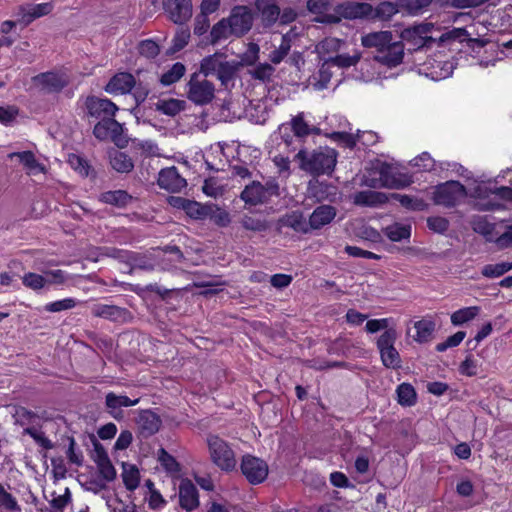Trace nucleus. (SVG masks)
Returning a JSON list of instances; mask_svg holds the SVG:
<instances>
[{
    "label": "nucleus",
    "mask_w": 512,
    "mask_h": 512,
    "mask_svg": "<svg viewBox=\"0 0 512 512\" xmlns=\"http://www.w3.org/2000/svg\"><path fill=\"white\" fill-rule=\"evenodd\" d=\"M337 156V151L329 147H320L312 152L302 148L295 155V160L299 162L301 170L315 177L331 175L337 163Z\"/></svg>",
    "instance_id": "obj_1"
},
{
    "label": "nucleus",
    "mask_w": 512,
    "mask_h": 512,
    "mask_svg": "<svg viewBox=\"0 0 512 512\" xmlns=\"http://www.w3.org/2000/svg\"><path fill=\"white\" fill-rule=\"evenodd\" d=\"M434 29V24L429 22H422L402 30L400 37L402 42L408 43L412 50L417 51L420 49H431L437 42L431 33Z\"/></svg>",
    "instance_id": "obj_2"
},
{
    "label": "nucleus",
    "mask_w": 512,
    "mask_h": 512,
    "mask_svg": "<svg viewBox=\"0 0 512 512\" xmlns=\"http://www.w3.org/2000/svg\"><path fill=\"white\" fill-rule=\"evenodd\" d=\"M212 462L223 471H232L236 467L235 454L226 441L217 435L207 439Z\"/></svg>",
    "instance_id": "obj_3"
},
{
    "label": "nucleus",
    "mask_w": 512,
    "mask_h": 512,
    "mask_svg": "<svg viewBox=\"0 0 512 512\" xmlns=\"http://www.w3.org/2000/svg\"><path fill=\"white\" fill-rule=\"evenodd\" d=\"M465 196H467L465 186L459 181L450 180L436 186L433 192V201L436 205L450 208Z\"/></svg>",
    "instance_id": "obj_4"
},
{
    "label": "nucleus",
    "mask_w": 512,
    "mask_h": 512,
    "mask_svg": "<svg viewBox=\"0 0 512 512\" xmlns=\"http://www.w3.org/2000/svg\"><path fill=\"white\" fill-rule=\"evenodd\" d=\"M199 73L195 72L190 76L187 83V98L196 105H207L215 97V86L208 80L200 81Z\"/></svg>",
    "instance_id": "obj_5"
},
{
    "label": "nucleus",
    "mask_w": 512,
    "mask_h": 512,
    "mask_svg": "<svg viewBox=\"0 0 512 512\" xmlns=\"http://www.w3.org/2000/svg\"><path fill=\"white\" fill-rule=\"evenodd\" d=\"M93 135L100 141L110 138L119 148H124L128 144L122 124L116 121L114 117L99 121L93 128Z\"/></svg>",
    "instance_id": "obj_6"
},
{
    "label": "nucleus",
    "mask_w": 512,
    "mask_h": 512,
    "mask_svg": "<svg viewBox=\"0 0 512 512\" xmlns=\"http://www.w3.org/2000/svg\"><path fill=\"white\" fill-rule=\"evenodd\" d=\"M240 469L247 481L252 485L264 482L269 471L268 465L264 460L250 454L242 457Z\"/></svg>",
    "instance_id": "obj_7"
},
{
    "label": "nucleus",
    "mask_w": 512,
    "mask_h": 512,
    "mask_svg": "<svg viewBox=\"0 0 512 512\" xmlns=\"http://www.w3.org/2000/svg\"><path fill=\"white\" fill-rule=\"evenodd\" d=\"M230 32L233 36L242 37L247 34L253 25V14L249 7L238 5L232 8L229 17Z\"/></svg>",
    "instance_id": "obj_8"
},
{
    "label": "nucleus",
    "mask_w": 512,
    "mask_h": 512,
    "mask_svg": "<svg viewBox=\"0 0 512 512\" xmlns=\"http://www.w3.org/2000/svg\"><path fill=\"white\" fill-rule=\"evenodd\" d=\"M162 5L168 19L174 24L183 25L192 17L191 0H162Z\"/></svg>",
    "instance_id": "obj_9"
},
{
    "label": "nucleus",
    "mask_w": 512,
    "mask_h": 512,
    "mask_svg": "<svg viewBox=\"0 0 512 512\" xmlns=\"http://www.w3.org/2000/svg\"><path fill=\"white\" fill-rule=\"evenodd\" d=\"M87 115L96 119L109 120L115 116L118 107L109 99L96 96H88L85 101Z\"/></svg>",
    "instance_id": "obj_10"
},
{
    "label": "nucleus",
    "mask_w": 512,
    "mask_h": 512,
    "mask_svg": "<svg viewBox=\"0 0 512 512\" xmlns=\"http://www.w3.org/2000/svg\"><path fill=\"white\" fill-rule=\"evenodd\" d=\"M335 12L339 16L349 20H371L372 4L366 2L347 1L338 4L335 8Z\"/></svg>",
    "instance_id": "obj_11"
},
{
    "label": "nucleus",
    "mask_w": 512,
    "mask_h": 512,
    "mask_svg": "<svg viewBox=\"0 0 512 512\" xmlns=\"http://www.w3.org/2000/svg\"><path fill=\"white\" fill-rule=\"evenodd\" d=\"M91 313L95 317H100L116 323H127L133 319L131 312L123 307L108 304H94Z\"/></svg>",
    "instance_id": "obj_12"
},
{
    "label": "nucleus",
    "mask_w": 512,
    "mask_h": 512,
    "mask_svg": "<svg viewBox=\"0 0 512 512\" xmlns=\"http://www.w3.org/2000/svg\"><path fill=\"white\" fill-rule=\"evenodd\" d=\"M52 9L53 6L49 2L21 5L17 7V11L15 13V16L17 17L16 22L21 24L23 27H26L35 19L51 13Z\"/></svg>",
    "instance_id": "obj_13"
},
{
    "label": "nucleus",
    "mask_w": 512,
    "mask_h": 512,
    "mask_svg": "<svg viewBox=\"0 0 512 512\" xmlns=\"http://www.w3.org/2000/svg\"><path fill=\"white\" fill-rule=\"evenodd\" d=\"M308 191L316 202L335 203L340 199L338 187L332 183L314 180L309 182Z\"/></svg>",
    "instance_id": "obj_14"
},
{
    "label": "nucleus",
    "mask_w": 512,
    "mask_h": 512,
    "mask_svg": "<svg viewBox=\"0 0 512 512\" xmlns=\"http://www.w3.org/2000/svg\"><path fill=\"white\" fill-rule=\"evenodd\" d=\"M404 57V44L402 41H390L383 50L374 55V59L389 67L393 68L402 63Z\"/></svg>",
    "instance_id": "obj_15"
},
{
    "label": "nucleus",
    "mask_w": 512,
    "mask_h": 512,
    "mask_svg": "<svg viewBox=\"0 0 512 512\" xmlns=\"http://www.w3.org/2000/svg\"><path fill=\"white\" fill-rule=\"evenodd\" d=\"M139 400V398L132 400L126 395L109 392L105 396V409L115 420L121 421L124 419L122 408L135 406L139 403Z\"/></svg>",
    "instance_id": "obj_16"
},
{
    "label": "nucleus",
    "mask_w": 512,
    "mask_h": 512,
    "mask_svg": "<svg viewBox=\"0 0 512 512\" xmlns=\"http://www.w3.org/2000/svg\"><path fill=\"white\" fill-rule=\"evenodd\" d=\"M179 505L187 512H191L199 506L198 490L188 478L182 479L180 482Z\"/></svg>",
    "instance_id": "obj_17"
},
{
    "label": "nucleus",
    "mask_w": 512,
    "mask_h": 512,
    "mask_svg": "<svg viewBox=\"0 0 512 512\" xmlns=\"http://www.w3.org/2000/svg\"><path fill=\"white\" fill-rule=\"evenodd\" d=\"M158 185L170 192H179L186 187V180L178 173L175 166L164 168L159 172Z\"/></svg>",
    "instance_id": "obj_18"
},
{
    "label": "nucleus",
    "mask_w": 512,
    "mask_h": 512,
    "mask_svg": "<svg viewBox=\"0 0 512 512\" xmlns=\"http://www.w3.org/2000/svg\"><path fill=\"white\" fill-rule=\"evenodd\" d=\"M400 12H402L400 0H379L375 5H372L371 20L387 22Z\"/></svg>",
    "instance_id": "obj_19"
},
{
    "label": "nucleus",
    "mask_w": 512,
    "mask_h": 512,
    "mask_svg": "<svg viewBox=\"0 0 512 512\" xmlns=\"http://www.w3.org/2000/svg\"><path fill=\"white\" fill-rule=\"evenodd\" d=\"M137 423L139 425L140 434L144 438H148L159 431L162 421L159 415L147 409L139 413Z\"/></svg>",
    "instance_id": "obj_20"
},
{
    "label": "nucleus",
    "mask_w": 512,
    "mask_h": 512,
    "mask_svg": "<svg viewBox=\"0 0 512 512\" xmlns=\"http://www.w3.org/2000/svg\"><path fill=\"white\" fill-rule=\"evenodd\" d=\"M135 86V78L131 73L120 72L115 74L105 86L108 93L126 94L131 92Z\"/></svg>",
    "instance_id": "obj_21"
},
{
    "label": "nucleus",
    "mask_w": 512,
    "mask_h": 512,
    "mask_svg": "<svg viewBox=\"0 0 512 512\" xmlns=\"http://www.w3.org/2000/svg\"><path fill=\"white\" fill-rule=\"evenodd\" d=\"M337 215V209L331 205H320L314 209L309 217V225L317 230L330 224Z\"/></svg>",
    "instance_id": "obj_22"
},
{
    "label": "nucleus",
    "mask_w": 512,
    "mask_h": 512,
    "mask_svg": "<svg viewBox=\"0 0 512 512\" xmlns=\"http://www.w3.org/2000/svg\"><path fill=\"white\" fill-rule=\"evenodd\" d=\"M33 81L48 93L60 92L67 85L66 80L53 72L40 73L33 77Z\"/></svg>",
    "instance_id": "obj_23"
},
{
    "label": "nucleus",
    "mask_w": 512,
    "mask_h": 512,
    "mask_svg": "<svg viewBox=\"0 0 512 512\" xmlns=\"http://www.w3.org/2000/svg\"><path fill=\"white\" fill-rule=\"evenodd\" d=\"M389 201L387 194L378 191L365 190L354 195L353 203L363 207H377Z\"/></svg>",
    "instance_id": "obj_24"
},
{
    "label": "nucleus",
    "mask_w": 512,
    "mask_h": 512,
    "mask_svg": "<svg viewBox=\"0 0 512 512\" xmlns=\"http://www.w3.org/2000/svg\"><path fill=\"white\" fill-rule=\"evenodd\" d=\"M391 31H378L364 35L361 39L362 45L366 48H375L376 53L383 50L384 47L392 40Z\"/></svg>",
    "instance_id": "obj_25"
},
{
    "label": "nucleus",
    "mask_w": 512,
    "mask_h": 512,
    "mask_svg": "<svg viewBox=\"0 0 512 512\" xmlns=\"http://www.w3.org/2000/svg\"><path fill=\"white\" fill-rule=\"evenodd\" d=\"M240 198L247 204L257 205L266 202L263 184L253 181L247 185L240 194Z\"/></svg>",
    "instance_id": "obj_26"
},
{
    "label": "nucleus",
    "mask_w": 512,
    "mask_h": 512,
    "mask_svg": "<svg viewBox=\"0 0 512 512\" xmlns=\"http://www.w3.org/2000/svg\"><path fill=\"white\" fill-rule=\"evenodd\" d=\"M186 105V101L180 99H160L155 104V110L164 115L175 117L186 109Z\"/></svg>",
    "instance_id": "obj_27"
},
{
    "label": "nucleus",
    "mask_w": 512,
    "mask_h": 512,
    "mask_svg": "<svg viewBox=\"0 0 512 512\" xmlns=\"http://www.w3.org/2000/svg\"><path fill=\"white\" fill-rule=\"evenodd\" d=\"M99 199L105 204L113 205L118 208H124L132 201L133 198L125 190H113L103 192Z\"/></svg>",
    "instance_id": "obj_28"
},
{
    "label": "nucleus",
    "mask_w": 512,
    "mask_h": 512,
    "mask_svg": "<svg viewBox=\"0 0 512 512\" xmlns=\"http://www.w3.org/2000/svg\"><path fill=\"white\" fill-rule=\"evenodd\" d=\"M70 167L78 172L82 177H96V172L94 168L89 164L88 160L84 157L71 153L68 155L67 159Z\"/></svg>",
    "instance_id": "obj_29"
},
{
    "label": "nucleus",
    "mask_w": 512,
    "mask_h": 512,
    "mask_svg": "<svg viewBox=\"0 0 512 512\" xmlns=\"http://www.w3.org/2000/svg\"><path fill=\"white\" fill-rule=\"evenodd\" d=\"M414 328L416 329L414 340L418 343H426L433 337L435 322L428 319H421L415 322Z\"/></svg>",
    "instance_id": "obj_30"
},
{
    "label": "nucleus",
    "mask_w": 512,
    "mask_h": 512,
    "mask_svg": "<svg viewBox=\"0 0 512 512\" xmlns=\"http://www.w3.org/2000/svg\"><path fill=\"white\" fill-rule=\"evenodd\" d=\"M432 2L433 0H400V8L403 14L418 16L423 14Z\"/></svg>",
    "instance_id": "obj_31"
},
{
    "label": "nucleus",
    "mask_w": 512,
    "mask_h": 512,
    "mask_svg": "<svg viewBox=\"0 0 512 512\" xmlns=\"http://www.w3.org/2000/svg\"><path fill=\"white\" fill-rule=\"evenodd\" d=\"M110 165L119 173H129L134 168L132 159L124 152L114 151L110 154Z\"/></svg>",
    "instance_id": "obj_32"
},
{
    "label": "nucleus",
    "mask_w": 512,
    "mask_h": 512,
    "mask_svg": "<svg viewBox=\"0 0 512 512\" xmlns=\"http://www.w3.org/2000/svg\"><path fill=\"white\" fill-rule=\"evenodd\" d=\"M128 258L127 265L130 266L129 273H132L134 269L144 271L154 270V263L146 254L130 251Z\"/></svg>",
    "instance_id": "obj_33"
},
{
    "label": "nucleus",
    "mask_w": 512,
    "mask_h": 512,
    "mask_svg": "<svg viewBox=\"0 0 512 512\" xmlns=\"http://www.w3.org/2000/svg\"><path fill=\"white\" fill-rule=\"evenodd\" d=\"M278 224L280 226L292 228L297 232H307L303 214L299 211H293L289 214H285L278 220Z\"/></svg>",
    "instance_id": "obj_34"
},
{
    "label": "nucleus",
    "mask_w": 512,
    "mask_h": 512,
    "mask_svg": "<svg viewBox=\"0 0 512 512\" xmlns=\"http://www.w3.org/2000/svg\"><path fill=\"white\" fill-rule=\"evenodd\" d=\"M397 400L401 406L410 407L417 402V393L410 383H402L397 389Z\"/></svg>",
    "instance_id": "obj_35"
},
{
    "label": "nucleus",
    "mask_w": 512,
    "mask_h": 512,
    "mask_svg": "<svg viewBox=\"0 0 512 512\" xmlns=\"http://www.w3.org/2000/svg\"><path fill=\"white\" fill-rule=\"evenodd\" d=\"M388 197L389 200L398 201L401 206L409 210L422 211L426 207V203L422 199L414 198L406 194L390 193Z\"/></svg>",
    "instance_id": "obj_36"
},
{
    "label": "nucleus",
    "mask_w": 512,
    "mask_h": 512,
    "mask_svg": "<svg viewBox=\"0 0 512 512\" xmlns=\"http://www.w3.org/2000/svg\"><path fill=\"white\" fill-rule=\"evenodd\" d=\"M383 232L389 240L393 242H399L410 238L411 226L394 223L384 228Z\"/></svg>",
    "instance_id": "obj_37"
},
{
    "label": "nucleus",
    "mask_w": 512,
    "mask_h": 512,
    "mask_svg": "<svg viewBox=\"0 0 512 512\" xmlns=\"http://www.w3.org/2000/svg\"><path fill=\"white\" fill-rule=\"evenodd\" d=\"M186 72V67L181 62H176L172 65V67L164 72L159 78V82L163 86H170L176 82H178Z\"/></svg>",
    "instance_id": "obj_38"
},
{
    "label": "nucleus",
    "mask_w": 512,
    "mask_h": 512,
    "mask_svg": "<svg viewBox=\"0 0 512 512\" xmlns=\"http://www.w3.org/2000/svg\"><path fill=\"white\" fill-rule=\"evenodd\" d=\"M224 57L223 53L216 52L213 55L206 56L202 59L200 63V69L198 73L203 74L204 76H209L218 72L223 61L219 59Z\"/></svg>",
    "instance_id": "obj_39"
},
{
    "label": "nucleus",
    "mask_w": 512,
    "mask_h": 512,
    "mask_svg": "<svg viewBox=\"0 0 512 512\" xmlns=\"http://www.w3.org/2000/svg\"><path fill=\"white\" fill-rule=\"evenodd\" d=\"M240 67L236 61H223L218 72L217 79L221 82L222 86L227 87L228 83L232 81Z\"/></svg>",
    "instance_id": "obj_40"
},
{
    "label": "nucleus",
    "mask_w": 512,
    "mask_h": 512,
    "mask_svg": "<svg viewBox=\"0 0 512 512\" xmlns=\"http://www.w3.org/2000/svg\"><path fill=\"white\" fill-rule=\"evenodd\" d=\"M122 467V478L126 489L129 491L135 490L139 486L140 481L138 468L135 465H130L125 462L122 464Z\"/></svg>",
    "instance_id": "obj_41"
},
{
    "label": "nucleus",
    "mask_w": 512,
    "mask_h": 512,
    "mask_svg": "<svg viewBox=\"0 0 512 512\" xmlns=\"http://www.w3.org/2000/svg\"><path fill=\"white\" fill-rule=\"evenodd\" d=\"M0 510L5 512H22L21 506L12 493L0 482Z\"/></svg>",
    "instance_id": "obj_42"
},
{
    "label": "nucleus",
    "mask_w": 512,
    "mask_h": 512,
    "mask_svg": "<svg viewBox=\"0 0 512 512\" xmlns=\"http://www.w3.org/2000/svg\"><path fill=\"white\" fill-rule=\"evenodd\" d=\"M190 36L191 34L188 28L178 29L173 37L172 45L166 50L165 54L172 56L181 51L188 44Z\"/></svg>",
    "instance_id": "obj_43"
},
{
    "label": "nucleus",
    "mask_w": 512,
    "mask_h": 512,
    "mask_svg": "<svg viewBox=\"0 0 512 512\" xmlns=\"http://www.w3.org/2000/svg\"><path fill=\"white\" fill-rule=\"evenodd\" d=\"M480 312V307L471 306L459 309L452 313L451 323L454 326H461L466 322L473 320Z\"/></svg>",
    "instance_id": "obj_44"
},
{
    "label": "nucleus",
    "mask_w": 512,
    "mask_h": 512,
    "mask_svg": "<svg viewBox=\"0 0 512 512\" xmlns=\"http://www.w3.org/2000/svg\"><path fill=\"white\" fill-rule=\"evenodd\" d=\"M208 214L207 219H210L218 227H227L231 222L230 214L214 203H210Z\"/></svg>",
    "instance_id": "obj_45"
},
{
    "label": "nucleus",
    "mask_w": 512,
    "mask_h": 512,
    "mask_svg": "<svg viewBox=\"0 0 512 512\" xmlns=\"http://www.w3.org/2000/svg\"><path fill=\"white\" fill-rule=\"evenodd\" d=\"M241 226L252 232H265L269 229V223L259 217L243 215L240 219Z\"/></svg>",
    "instance_id": "obj_46"
},
{
    "label": "nucleus",
    "mask_w": 512,
    "mask_h": 512,
    "mask_svg": "<svg viewBox=\"0 0 512 512\" xmlns=\"http://www.w3.org/2000/svg\"><path fill=\"white\" fill-rule=\"evenodd\" d=\"M230 30V22L228 18H222L218 21L210 31L211 44L218 43L221 39L228 38L231 34Z\"/></svg>",
    "instance_id": "obj_47"
},
{
    "label": "nucleus",
    "mask_w": 512,
    "mask_h": 512,
    "mask_svg": "<svg viewBox=\"0 0 512 512\" xmlns=\"http://www.w3.org/2000/svg\"><path fill=\"white\" fill-rule=\"evenodd\" d=\"M210 203L201 204L195 200H190L185 213L194 220H205L208 218Z\"/></svg>",
    "instance_id": "obj_48"
},
{
    "label": "nucleus",
    "mask_w": 512,
    "mask_h": 512,
    "mask_svg": "<svg viewBox=\"0 0 512 512\" xmlns=\"http://www.w3.org/2000/svg\"><path fill=\"white\" fill-rule=\"evenodd\" d=\"M382 364L389 369H398L401 367V357L395 347L380 351Z\"/></svg>",
    "instance_id": "obj_49"
},
{
    "label": "nucleus",
    "mask_w": 512,
    "mask_h": 512,
    "mask_svg": "<svg viewBox=\"0 0 512 512\" xmlns=\"http://www.w3.org/2000/svg\"><path fill=\"white\" fill-rule=\"evenodd\" d=\"M512 270V262L487 264L482 268L481 274L487 278H497Z\"/></svg>",
    "instance_id": "obj_50"
},
{
    "label": "nucleus",
    "mask_w": 512,
    "mask_h": 512,
    "mask_svg": "<svg viewBox=\"0 0 512 512\" xmlns=\"http://www.w3.org/2000/svg\"><path fill=\"white\" fill-rule=\"evenodd\" d=\"M309 125L304 119V113L300 112L294 116L290 121V129L294 136L298 138L306 137L309 135Z\"/></svg>",
    "instance_id": "obj_51"
},
{
    "label": "nucleus",
    "mask_w": 512,
    "mask_h": 512,
    "mask_svg": "<svg viewBox=\"0 0 512 512\" xmlns=\"http://www.w3.org/2000/svg\"><path fill=\"white\" fill-rule=\"evenodd\" d=\"M361 59V53L356 52L354 55L348 54H338L333 57H329V62L333 64V66H337L339 68H349L355 66Z\"/></svg>",
    "instance_id": "obj_52"
},
{
    "label": "nucleus",
    "mask_w": 512,
    "mask_h": 512,
    "mask_svg": "<svg viewBox=\"0 0 512 512\" xmlns=\"http://www.w3.org/2000/svg\"><path fill=\"white\" fill-rule=\"evenodd\" d=\"M327 136L344 147L352 149L355 147L357 141L360 140V131H358L356 135L348 132H332L331 134H327Z\"/></svg>",
    "instance_id": "obj_53"
},
{
    "label": "nucleus",
    "mask_w": 512,
    "mask_h": 512,
    "mask_svg": "<svg viewBox=\"0 0 512 512\" xmlns=\"http://www.w3.org/2000/svg\"><path fill=\"white\" fill-rule=\"evenodd\" d=\"M13 418L15 420V424L20 426H28L32 424L36 418H38V415L23 406H17L15 407Z\"/></svg>",
    "instance_id": "obj_54"
},
{
    "label": "nucleus",
    "mask_w": 512,
    "mask_h": 512,
    "mask_svg": "<svg viewBox=\"0 0 512 512\" xmlns=\"http://www.w3.org/2000/svg\"><path fill=\"white\" fill-rule=\"evenodd\" d=\"M159 461L165 471L170 474H176L181 471L180 464L177 460L163 448L159 450Z\"/></svg>",
    "instance_id": "obj_55"
},
{
    "label": "nucleus",
    "mask_w": 512,
    "mask_h": 512,
    "mask_svg": "<svg viewBox=\"0 0 512 512\" xmlns=\"http://www.w3.org/2000/svg\"><path fill=\"white\" fill-rule=\"evenodd\" d=\"M398 338V333L395 328H387L377 339L376 345L380 351L395 347L394 344Z\"/></svg>",
    "instance_id": "obj_56"
},
{
    "label": "nucleus",
    "mask_w": 512,
    "mask_h": 512,
    "mask_svg": "<svg viewBox=\"0 0 512 512\" xmlns=\"http://www.w3.org/2000/svg\"><path fill=\"white\" fill-rule=\"evenodd\" d=\"M137 49L141 56H144L148 59H154L160 53V46L152 39L140 41Z\"/></svg>",
    "instance_id": "obj_57"
},
{
    "label": "nucleus",
    "mask_w": 512,
    "mask_h": 512,
    "mask_svg": "<svg viewBox=\"0 0 512 512\" xmlns=\"http://www.w3.org/2000/svg\"><path fill=\"white\" fill-rule=\"evenodd\" d=\"M471 225L474 232L481 234L483 236L491 235L495 229V225L493 223H490L484 216L474 217L471 222Z\"/></svg>",
    "instance_id": "obj_58"
},
{
    "label": "nucleus",
    "mask_w": 512,
    "mask_h": 512,
    "mask_svg": "<svg viewBox=\"0 0 512 512\" xmlns=\"http://www.w3.org/2000/svg\"><path fill=\"white\" fill-rule=\"evenodd\" d=\"M96 465L100 478L103 479L106 483L114 481L116 479V469L113 466L110 458L104 461H100L96 463Z\"/></svg>",
    "instance_id": "obj_59"
},
{
    "label": "nucleus",
    "mask_w": 512,
    "mask_h": 512,
    "mask_svg": "<svg viewBox=\"0 0 512 512\" xmlns=\"http://www.w3.org/2000/svg\"><path fill=\"white\" fill-rule=\"evenodd\" d=\"M274 71L275 68L271 64L260 63L249 73L252 76V78L256 80H260L262 82H269Z\"/></svg>",
    "instance_id": "obj_60"
},
{
    "label": "nucleus",
    "mask_w": 512,
    "mask_h": 512,
    "mask_svg": "<svg viewBox=\"0 0 512 512\" xmlns=\"http://www.w3.org/2000/svg\"><path fill=\"white\" fill-rule=\"evenodd\" d=\"M22 283L25 287L33 291H38L46 287L44 276L33 272L24 274Z\"/></svg>",
    "instance_id": "obj_61"
},
{
    "label": "nucleus",
    "mask_w": 512,
    "mask_h": 512,
    "mask_svg": "<svg viewBox=\"0 0 512 512\" xmlns=\"http://www.w3.org/2000/svg\"><path fill=\"white\" fill-rule=\"evenodd\" d=\"M259 46L256 43H250L245 53L241 56V61H236L239 67L252 66L259 59Z\"/></svg>",
    "instance_id": "obj_62"
},
{
    "label": "nucleus",
    "mask_w": 512,
    "mask_h": 512,
    "mask_svg": "<svg viewBox=\"0 0 512 512\" xmlns=\"http://www.w3.org/2000/svg\"><path fill=\"white\" fill-rule=\"evenodd\" d=\"M291 48L290 40L286 35L282 37V41L280 46L273 50L270 55L269 59L273 64H279L289 53Z\"/></svg>",
    "instance_id": "obj_63"
},
{
    "label": "nucleus",
    "mask_w": 512,
    "mask_h": 512,
    "mask_svg": "<svg viewBox=\"0 0 512 512\" xmlns=\"http://www.w3.org/2000/svg\"><path fill=\"white\" fill-rule=\"evenodd\" d=\"M8 156L11 159L17 157L25 167L31 170H34L40 166L32 151L13 152L10 153Z\"/></svg>",
    "instance_id": "obj_64"
}]
</instances>
